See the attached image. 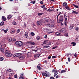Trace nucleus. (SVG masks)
<instances>
[{
  "instance_id": "nucleus-1",
  "label": "nucleus",
  "mask_w": 79,
  "mask_h": 79,
  "mask_svg": "<svg viewBox=\"0 0 79 79\" xmlns=\"http://www.w3.org/2000/svg\"><path fill=\"white\" fill-rule=\"evenodd\" d=\"M5 53H6L5 54V55L7 57H10L11 56V54L9 53V52L7 50H6L5 51Z\"/></svg>"
},
{
  "instance_id": "nucleus-2",
  "label": "nucleus",
  "mask_w": 79,
  "mask_h": 79,
  "mask_svg": "<svg viewBox=\"0 0 79 79\" xmlns=\"http://www.w3.org/2000/svg\"><path fill=\"white\" fill-rule=\"evenodd\" d=\"M44 23H45V22H44L42 20H41L40 21H38L37 22V24L38 26H42V25L44 24Z\"/></svg>"
},
{
  "instance_id": "nucleus-3",
  "label": "nucleus",
  "mask_w": 79,
  "mask_h": 79,
  "mask_svg": "<svg viewBox=\"0 0 79 79\" xmlns=\"http://www.w3.org/2000/svg\"><path fill=\"white\" fill-rule=\"evenodd\" d=\"M42 76H45V77H48L49 76H50V73L48 72L47 71L45 72V73H44L42 74Z\"/></svg>"
},
{
  "instance_id": "nucleus-4",
  "label": "nucleus",
  "mask_w": 79,
  "mask_h": 79,
  "mask_svg": "<svg viewBox=\"0 0 79 79\" xmlns=\"http://www.w3.org/2000/svg\"><path fill=\"white\" fill-rule=\"evenodd\" d=\"M15 44L18 46H22L23 45V42L21 41H17L15 42Z\"/></svg>"
},
{
  "instance_id": "nucleus-5",
  "label": "nucleus",
  "mask_w": 79,
  "mask_h": 79,
  "mask_svg": "<svg viewBox=\"0 0 79 79\" xmlns=\"http://www.w3.org/2000/svg\"><path fill=\"white\" fill-rule=\"evenodd\" d=\"M59 23H61V22H63V15H61L60 16V17H59Z\"/></svg>"
},
{
  "instance_id": "nucleus-6",
  "label": "nucleus",
  "mask_w": 79,
  "mask_h": 79,
  "mask_svg": "<svg viewBox=\"0 0 79 79\" xmlns=\"http://www.w3.org/2000/svg\"><path fill=\"white\" fill-rule=\"evenodd\" d=\"M60 32L64 34L66 32V29L65 28H62L61 30L59 31Z\"/></svg>"
},
{
  "instance_id": "nucleus-7",
  "label": "nucleus",
  "mask_w": 79,
  "mask_h": 79,
  "mask_svg": "<svg viewBox=\"0 0 79 79\" xmlns=\"http://www.w3.org/2000/svg\"><path fill=\"white\" fill-rule=\"evenodd\" d=\"M46 26L49 27H52L54 26V24H48L46 25Z\"/></svg>"
},
{
  "instance_id": "nucleus-8",
  "label": "nucleus",
  "mask_w": 79,
  "mask_h": 79,
  "mask_svg": "<svg viewBox=\"0 0 79 79\" xmlns=\"http://www.w3.org/2000/svg\"><path fill=\"white\" fill-rule=\"evenodd\" d=\"M20 55H21V54H20V53H17L14 55V57H18V56H19Z\"/></svg>"
},
{
  "instance_id": "nucleus-9",
  "label": "nucleus",
  "mask_w": 79,
  "mask_h": 79,
  "mask_svg": "<svg viewBox=\"0 0 79 79\" xmlns=\"http://www.w3.org/2000/svg\"><path fill=\"white\" fill-rule=\"evenodd\" d=\"M52 71L53 73H54V74H55V75H57L58 74V71H56L54 69H53Z\"/></svg>"
},
{
  "instance_id": "nucleus-10",
  "label": "nucleus",
  "mask_w": 79,
  "mask_h": 79,
  "mask_svg": "<svg viewBox=\"0 0 79 79\" xmlns=\"http://www.w3.org/2000/svg\"><path fill=\"white\" fill-rule=\"evenodd\" d=\"M29 44L32 45H35V43L34 42L32 41H29Z\"/></svg>"
},
{
  "instance_id": "nucleus-11",
  "label": "nucleus",
  "mask_w": 79,
  "mask_h": 79,
  "mask_svg": "<svg viewBox=\"0 0 79 79\" xmlns=\"http://www.w3.org/2000/svg\"><path fill=\"white\" fill-rule=\"evenodd\" d=\"M20 60H23L24 59V57L23 56H20L19 57Z\"/></svg>"
},
{
  "instance_id": "nucleus-12",
  "label": "nucleus",
  "mask_w": 79,
  "mask_h": 79,
  "mask_svg": "<svg viewBox=\"0 0 79 79\" xmlns=\"http://www.w3.org/2000/svg\"><path fill=\"white\" fill-rule=\"evenodd\" d=\"M12 17V16H11V15H9L7 16V19H11Z\"/></svg>"
},
{
  "instance_id": "nucleus-13",
  "label": "nucleus",
  "mask_w": 79,
  "mask_h": 79,
  "mask_svg": "<svg viewBox=\"0 0 79 79\" xmlns=\"http://www.w3.org/2000/svg\"><path fill=\"white\" fill-rule=\"evenodd\" d=\"M56 35L57 36H60V35H61L60 32H57L56 33Z\"/></svg>"
},
{
  "instance_id": "nucleus-14",
  "label": "nucleus",
  "mask_w": 79,
  "mask_h": 79,
  "mask_svg": "<svg viewBox=\"0 0 79 79\" xmlns=\"http://www.w3.org/2000/svg\"><path fill=\"white\" fill-rule=\"evenodd\" d=\"M40 56V54H38L36 55H34V57H35V58H36L37 57H39V56Z\"/></svg>"
},
{
  "instance_id": "nucleus-15",
  "label": "nucleus",
  "mask_w": 79,
  "mask_h": 79,
  "mask_svg": "<svg viewBox=\"0 0 79 79\" xmlns=\"http://www.w3.org/2000/svg\"><path fill=\"white\" fill-rule=\"evenodd\" d=\"M15 30H12L10 31V33L11 34H13V33H15Z\"/></svg>"
},
{
  "instance_id": "nucleus-16",
  "label": "nucleus",
  "mask_w": 79,
  "mask_h": 79,
  "mask_svg": "<svg viewBox=\"0 0 79 79\" xmlns=\"http://www.w3.org/2000/svg\"><path fill=\"white\" fill-rule=\"evenodd\" d=\"M72 46H75L76 45V44L74 43V42H73L71 43Z\"/></svg>"
},
{
  "instance_id": "nucleus-17",
  "label": "nucleus",
  "mask_w": 79,
  "mask_h": 79,
  "mask_svg": "<svg viewBox=\"0 0 79 79\" xmlns=\"http://www.w3.org/2000/svg\"><path fill=\"white\" fill-rule=\"evenodd\" d=\"M2 20L4 21H5L6 19V18L5 17H4L3 16H2Z\"/></svg>"
},
{
  "instance_id": "nucleus-18",
  "label": "nucleus",
  "mask_w": 79,
  "mask_h": 79,
  "mask_svg": "<svg viewBox=\"0 0 79 79\" xmlns=\"http://www.w3.org/2000/svg\"><path fill=\"white\" fill-rule=\"evenodd\" d=\"M8 39L9 42L12 41V38L9 37L8 38Z\"/></svg>"
},
{
  "instance_id": "nucleus-19",
  "label": "nucleus",
  "mask_w": 79,
  "mask_h": 79,
  "mask_svg": "<svg viewBox=\"0 0 79 79\" xmlns=\"http://www.w3.org/2000/svg\"><path fill=\"white\" fill-rule=\"evenodd\" d=\"M63 5L64 6H67V3L66 2H64L63 4Z\"/></svg>"
},
{
  "instance_id": "nucleus-20",
  "label": "nucleus",
  "mask_w": 79,
  "mask_h": 79,
  "mask_svg": "<svg viewBox=\"0 0 79 79\" xmlns=\"http://www.w3.org/2000/svg\"><path fill=\"white\" fill-rule=\"evenodd\" d=\"M61 14V12H60L57 15V21H58V16H60V15Z\"/></svg>"
},
{
  "instance_id": "nucleus-21",
  "label": "nucleus",
  "mask_w": 79,
  "mask_h": 79,
  "mask_svg": "<svg viewBox=\"0 0 79 79\" xmlns=\"http://www.w3.org/2000/svg\"><path fill=\"white\" fill-rule=\"evenodd\" d=\"M73 6H74V7L76 8H79V6H78L74 4H73Z\"/></svg>"
},
{
  "instance_id": "nucleus-22",
  "label": "nucleus",
  "mask_w": 79,
  "mask_h": 79,
  "mask_svg": "<svg viewBox=\"0 0 79 79\" xmlns=\"http://www.w3.org/2000/svg\"><path fill=\"white\" fill-rule=\"evenodd\" d=\"M35 1H31L30 2V3H32V4H35Z\"/></svg>"
},
{
  "instance_id": "nucleus-23",
  "label": "nucleus",
  "mask_w": 79,
  "mask_h": 79,
  "mask_svg": "<svg viewBox=\"0 0 79 79\" xmlns=\"http://www.w3.org/2000/svg\"><path fill=\"white\" fill-rule=\"evenodd\" d=\"M2 31H3L4 32H5V33H6L7 32V31H8V30H4V29H2Z\"/></svg>"
},
{
  "instance_id": "nucleus-24",
  "label": "nucleus",
  "mask_w": 79,
  "mask_h": 79,
  "mask_svg": "<svg viewBox=\"0 0 79 79\" xmlns=\"http://www.w3.org/2000/svg\"><path fill=\"white\" fill-rule=\"evenodd\" d=\"M65 8H66V9L68 10H70V9H69V7L68 6H65Z\"/></svg>"
},
{
  "instance_id": "nucleus-25",
  "label": "nucleus",
  "mask_w": 79,
  "mask_h": 79,
  "mask_svg": "<svg viewBox=\"0 0 79 79\" xmlns=\"http://www.w3.org/2000/svg\"><path fill=\"white\" fill-rule=\"evenodd\" d=\"M72 13H74V14H76V15H77V14H78V12H76V11H73L72 12Z\"/></svg>"
},
{
  "instance_id": "nucleus-26",
  "label": "nucleus",
  "mask_w": 79,
  "mask_h": 79,
  "mask_svg": "<svg viewBox=\"0 0 79 79\" xmlns=\"http://www.w3.org/2000/svg\"><path fill=\"white\" fill-rule=\"evenodd\" d=\"M69 29L70 30H72L73 29V27L72 26H70L69 27Z\"/></svg>"
},
{
  "instance_id": "nucleus-27",
  "label": "nucleus",
  "mask_w": 79,
  "mask_h": 79,
  "mask_svg": "<svg viewBox=\"0 0 79 79\" xmlns=\"http://www.w3.org/2000/svg\"><path fill=\"white\" fill-rule=\"evenodd\" d=\"M4 24V22H2L0 23V26H3Z\"/></svg>"
},
{
  "instance_id": "nucleus-28",
  "label": "nucleus",
  "mask_w": 79,
  "mask_h": 79,
  "mask_svg": "<svg viewBox=\"0 0 79 79\" xmlns=\"http://www.w3.org/2000/svg\"><path fill=\"white\" fill-rule=\"evenodd\" d=\"M0 52L3 53V52H4V49L2 48V49H1V50H0Z\"/></svg>"
},
{
  "instance_id": "nucleus-29",
  "label": "nucleus",
  "mask_w": 79,
  "mask_h": 79,
  "mask_svg": "<svg viewBox=\"0 0 79 79\" xmlns=\"http://www.w3.org/2000/svg\"><path fill=\"white\" fill-rule=\"evenodd\" d=\"M47 45L48 46H44V48H48V47H49V44H47Z\"/></svg>"
},
{
  "instance_id": "nucleus-30",
  "label": "nucleus",
  "mask_w": 79,
  "mask_h": 79,
  "mask_svg": "<svg viewBox=\"0 0 79 79\" xmlns=\"http://www.w3.org/2000/svg\"><path fill=\"white\" fill-rule=\"evenodd\" d=\"M3 57H1L0 58V61H3Z\"/></svg>"
},
{
  "instance_id": "nucleus-31",
  "label": "nucleus",
  "mask_w": 79,
  "mask_h": 79,
  "mask_svg": "<svg viewBox=\"0 0 79 79\" xmlns=\"http://www.w3.org/2000/svg\"><path fill=\"white\" fill-rule=\"evenodd\" d=\"M37 67L39 70H41V68H40V66L38 65L37 66Z\"/></svg>"
},
{
  "instance_id": "nucleus-32",
  "label": "nucleus",
  "mask_w": 79,
  "mask_h": 79,
  "mask_svg": "<svg viewBox=\"0 0 79 79\" xmlns=\"http://www.w3.org/2000/svg\"><path fill=\"white\" fill-rule=\"evenodd\" d=\"M19 79H24V77H19Z\"/></svg>"
},
{
  "instance_id": "nucleus-33",
  "label": "nucleus",
  "mask_w": 79,
  "mask_h": 79,
  "mask_svg": "<svg viewBox=\"0 0 79 79\" xmlns=\"http://www.w3.org/2000/svg\"><path fill=\"white\" fill-rule=\"evenodd\" d=\"M64 36L66 37L68 36V33H66L64 34Z\"/></svg>"
},
{
  "instance_id": "nucleus-34",
  "label": "nucleus",
  "mask_w": 79,
  "mask_h": 79,
  "mask_svg": "<svg viewBox=\"0 0 79 79\" xmlns=\"http://www.w3.org/2000/svg\"><path fill=\"white\" fill-rule=\"evenodd\" d=\"M42 14H43V13H39L38 14V16H41V15H42Z\"/></svg>"
},
{
  "instance_id": "nucleus-35",
  "label": "nucleus",
  "mask_w": 79,
  "mask_h": 79,
  "mask_svg": "<svg viewBox=\"0 0 79 79\" xmlns=\"http://www.w3.org/2000/svg\"><path fill=\"white\" fill-rule=\"evenodd\" d=\"M45 7V5H44L43 6H41V8H44Z\"/></svg>"
},
{
  "instance_id": "nucleus-36",
  "label": "nucleus",
  "mask_w": 79,
  "mask_h": 79,
  "mask_svg": "<svg viewBox=\"0 0 79 79\" xmlns=\"http://www.w3.org/2000/svg\"><path fill=\"white\" fill-rule=\"evenodd\" d=\"M12 24H13V25H16V22L15 21L13 22L12 23Z\"/></svg>"
},
{
  "instance_id": "nucleus-37",
  "label": "nucleus",
  "mask_w": 79,
  "mask_h": 79,
  "mask_svg": "<svg viewBox=\"0 0 79 79\" xmlns=\"http://www.w3.org/2000/svg\"><path fill=\"white\" fill-rule=\"evenodd\" d=\"M64 72H65V70H63L61 71L60 73H64Z\"/></svg>"
},
{
  "instance_id": "nucleus-38",
  "label": "nucleus",
  "mask_w": 79,
  "mask_h": 79,
  "mask_svg": "<svg viewBox=\"0 0 79 79\" xmlns=\"http://www.w3.org/2000/svg\"><path fill=\"white\" fill-rule=\"evenodd\" d=\"M18 20L21 19V17H19L18 18Z\"/></svg>"
},
{
  "instance_id": "nucleus-39",
  "label": "nucleus",
  "mask_w": 79,
  "mask_h": 79,
  "mask_svg": "<svg viewBox=\"0 0 79 79\" xmlns=\"http://www.w3.org/2000/svg\"><path fill=\"white\" fill-rule=\"evenodd\" d=\"M44 44H46V41H44V42L43 43V45H44Z\"/></svg>"
},
{
  "instance_id": "nucleus-40",
  "label": "nucleus",
  "mask_w": 79,
  "mask_h": 79,
  "mask_svg": "<svg viewBox=\"0 0 79 79\" xmlns=\"http://www.w3.org/2000/svg\"><path fill=\"white\" fill-rule=\"evenodd\" d=\"M31 35L33 36V35H35V34L33 32H31Z\"/></svg>"
},
{
  "instance_id": "nucleus-41",
  "label": "nucleus",
  "mask_w": 79,
  "mask_h": 79,
  "mask_svg": "<svg viewBox=\"0 0 79 79\" xmlns=\"http://www.w3.org/2000/svg\"><path fill=\"white\" fill-rule=\"evenodd\" d=\"M76 31H78L79 30V28L78 27H76L75 28Z\"/></svg>"
},
{
  "instance_id": "nucleus-42",
  "label": "nucleus",
  "mask_w": 79,
  "mask_h": 79,
  "mask_svg": "<svg viewBox=\"0 0 79 79\" xmlns=\"http://www.w3.org/2000/svg\"><path fill=\"white\" fill-rule=\"evenodd\" d=\"M19 32H20V30L18 29L17 31V33H19Z\"/></svg>"
},
{
  "instance_id": "nucleus-43",
  "label": "nucleus",
  "mask_w": 79,
  "mask_h": 79,
  "mask_svg": "<svg viewBox=\"0 0 79 79\" xmlns=\"http://www.w3.org/2000/svg\"><path fill=\"white\" fill-rule=\"evenodd\" d=\"M36 39L37 40H39L40 39V37L38 36L36 37Z\"/></svg>"
},
{
  "instance_id": "nucleus-44",
  "label": "nucleus",
  "mask_w": 79,
  "mask_h": 79,
  "mask_svg": "<svg viewBox=\"0 0 79 79\" xmlns=\"http://www.w3.org/2000/svg\"><path fill=\"white\" fill-rule=\"evenodd\" d=\"M14 77L15 78H17V77H18V76L16 74L14 75Z\"/></svg>"
},
{
  "instance_id": "nucleus-45",
  "label": "nucleus",
  "mask_w": 79,
  "mask_h": 79,
  "mask_svg": "<svg viewBox=\"0 0 79 79\" xmlns=\"http://www.w3.org/2000/svg\"><path fill=\"white\" fill-rule=\"evenodd\" d=\"M28 37V35H25V38H27Z\"/></svg>"
},
{
  "instance_id": "nucleus-46",
  "label": "nucleus",
  "mask_w": 79,
  "mask_h": 79,
  "mask_svg": "<svg viewBox=\"0 0 79 79\" xmlns=\"http://www.w3.org/2000/svg\"><path fill=\"white\" fill-rule=\"evenodd\" d=\"M2 48H2V46L0 44V50H1V49Z\"/></svg>"
},
{
  "instance_id": "nucleus-47",
  "label": "nucleus",
  "mask_w": 79,
  "mask_h": 79,
  "mask_svg": "<svg viewBox=\"0 0 79 79\" xmlns=\"http://www.w3.org/2000/svg\"><path fill=\"white\" fill-rule=\"evenodd\" d=\"M40 3L42 5V4H44V2L42 1H40Z\"/></svg>"
},
{
  "instance_id": "nucleus-48",
  "label": "nucleus",
  "mask_w": 79,
  "mask_h": 79,
  "mask_svg": "<svg viewBox=\"0 0 79 79\" xmlns=\"http://www.w3.org/2000/svg\"><path fill=\"white\" fill-rule=\"evenodd\" d=\"M24 73H23L22 74H21L20 75V77H22V76H24Z\"/></svg>"
},
{
  "instance_id": "nucleus-49",
  "label": "nucleus",
  "mask_w": 79,
  "mask_h": 79,
  "mask_svg": "<svg viewBox=\"0 0 79 79\" xmlns=\"http://www.w3.org/2000/svg\"><path fill=\"white\" fill-rule=\"evenodd\" d=\"M68 60L69 62H70V61H71V60H70V58L69 57L68 58Z\"/></svg>"
},
{
  "instance_id": "nucleus-50",
  "label": "nucleus",
  "mask_w": 79,
  "mask_h": 79,
  "mask_svg": "<svg viewBox=\"0 0 79 79\" xmlns=\"http://www.w3.org/2000/svg\"><path fill=\"white\" fill-rule=\"evenodd\" d=\"M64 18H65L66 16V13H65L64 15Z\"/></svg>"
},
{
  "instance_id": "nucleus-51",
  "label": "nucleus",
  "mask_w": 79,
  "mask_h": 79,
  "mask_svg": "<svg viewBox=\"0 0 79 79\" xmlns=\"http://www.w3.org/2000/svg\"><path fill=\"white\" fill-rule=\"evenodd\" d=\"M8 72H11V69H9L8 71Z\"/></svg>"
},
{
  "instance_id": "nucleus-52",
  "label": "nucleus",
  "mask_w": 79,
  "mask_h": 79,
  "mask_svg": "<svg viewBox=\"0 0 79 79\" xmlns=\"http://www.w3.org/2000/svg\"><path fill=\"white\" fill-rule=\"evenodd\" d=\"M56 48V46L54 47H53L52 49H53V50H54V49H55V48Z\"/></svg>"
},
{
  "instance_id": "nucleus-53",
  "label": "nucleus",
  "mask_w": 79,
  "mask_h": 79,
  "mask_svg": "<svg viewBox=\"0 0 79 79\" xmlns=\"http://www.w3.org/2000/svg\"><path fill=\"white\" fill-rule=\"evenodd\" d=\"M32 26H33V27L34 26H35V24H34V23H33Z\"/></svg>"
},
{
  "instance_id": "nucleus-54",
  "label": "nucleus",
  "mask_w": 79,
  "mask_h": 79,
  "mask_svg": "<svg viewBox=\"0 0 79 79\" xmlns=\"http://www.w3.org/2000/svg\"><path fill=\"white\" fill-rule=\"evenodd\" d=\"M48 59L50 60L51 58V56L48 57Z\"/></svg>"
},
{
  "instance_id": "nucleus-55",
  "label": "nucleus",
  "mask_w": 79,
  "mask_h": 79,
  "mask_svg": "<svg viewBox=\"0 0 79 79\" xmlns=\"http://www.w3.org/2000/svg\"><path fill=\"white\" fill-rule=\"evenodd\" d=\"M45 39H47V35H45L44 36Z\"/></svg>"
},
{
  "instance_id": "nucleus-56",
  "label": "nucleus",
  "mask_w": 79,
  "mask_h": 79,
  "mask_svg": "<svg viewBox=\"0 0 79 79\" xmlns=\"http://www.w3.org/2000/svg\"><path fill=\"white\" fill-rule=\"evenodd\" d=\"M74 56H75V57H76L77 56V54H76V53H75L74 54Z\"/></svg>"
},
{
  "instance_id": "nucleus-57",
  "label": "nucleus",
  "mask_w": 79,
  "mask_h": 79,
  "mask_svg": "<svg viewBox=\"0 0 79 79\" xmlns=\"http://www.w3.org/2000/svg\"><path fill=\"white\" fill-rule=\"evenodd\" d=\"M50 79H54V78L52 77H50Z\"/></svg>"
},
{
  "instance_id": "nucleus-58",
  "label": "nucleus",
  "mask_w": 79,
  "mask_h": 79,
  "mask_svg": "<svg viewBox=\"0 0 79 79\" xmlns=\"http://www.w3.org/2000/svg\"><path fill=\"white\" fill-rule=\"evenodd\" d=\"M52 58H56V56H52Z\"/></svg>"
},
{
  "instance_id": "nucleus-59",
  "label": "nucleus",
  "mask_w": 79,
  "mask_h": 79,
  "mask_svg": "<svg viewBox=\"0 0 79 79\" xmlns=\"http://www.w3.org/2000/svg\"><path fill=\"white\" fill-rule=\"evenodd\" d=\"M51 11H53L55 10H54V9H51Z\"/></svg>"
},
{
  "instance_id": "nucleus-60",
  "label": "nucleus",
  "mask_w": 79,
  "mask_h": 79,
  "mask_svg": "<svg viewBox=\"0 0 79 79\" xmlns=\"http://www.w3.org/2000/svg\"><path fill=\"white\" fill-rule=\"evenodd\" d=\"M27 34H28V33H27V32H26L25 33V35H27Z\"/></svg>"
},
{
  "instance_id": "nucleus-61",
  "label": "nucleus",
  "mask_w": 79,
  "mask_h": 79,
  "mask_svg": "<svg viewBox=\"0 0 79 79\" xmlns=\"http://www.w3.org/2000/svg\"><path fill=\"white\" fill-rule=\"evenodd\" d=\"M48 11H49V12L52 11V10H51V9H48Z\"/></svg>"
},
{
  "instance_id": "nucleus-62",
  "label": "nucleus",
  "mask_w": 79,
  "mask_h": 79,
  "mask_svg": "<svg viewBox=\"0 0 79 79\" xmlns=\"http://www.w3.org/2000/svg\"><path fill=\"white\" fill-rule=\"evenodd\" d=\"M65 21H67V18H66V17L65 18Z\"/></svg>"
},
{
  "instance_id": "nucleus-63",
  "label": "nucleus",
  "mask_w": 79,
  "mask_h": 79,
  "mask_svg": "<svg viewBox=\"0 0 79 79\" xmlns=\"http://www.w3.org/2000/svg\"><path fill=\"white\" fill-rule=\"evenodd\" d=\"M37 50H34V52H35V53H36V52H37Z\"/></svg>"
},
{
  "instance_id": "nucleus-64",
  "label": "nucleus",
  "mask_w": 79,
  "mask_h": 79,
  "mask_svg": "<svg viewBox=\"0 0 79 79\" xmlns=\"http://www.w3.org/2000/svg\"><path fill=\"white\" fill-rule=\"evenodd\" d=\"M51 2H55V0H51Z\"/></svg>"
}]
</instances>
